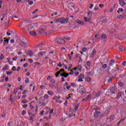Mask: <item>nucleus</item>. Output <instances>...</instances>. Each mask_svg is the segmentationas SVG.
<instances>
[{
    "label": "nucleus",
    "instance_id": "obj_3",
    "mask_svg": "<svg viewBox=\"0 0 126 126\" xmlns=\"http://www.w3.org/2000/svg\"><path fill=\"white\" fill-rule=\"evenodd\" d=\"M55 42L57 43V44H61L62 45H64L65 44V40L60 37H57L55 39Z\"/></svg>",
    "mask_w": 126,
    "mask_h": 126
},
{
    "label": "nucleus",
    "instance_id": "obj_22",
    "mask_svg": "<svg viewBox=\"0 0 126 126\" xmlns=\"http://www.w3.org/2000/svg\"><path fill=\"white\" fill-rule=\"evenodd\" d=\"M122 95H123V94H122L121 92L118 93L116 96L117 99H120V97H122Z\"/></svg>",
    "mask_w": 126,
    "mask_h": 126
},
{
    "label": "nucleus",
    "instance_id": "obj_20",
    "mask_svg": "<svg viewBox=\"0 0 126 126\" xmlns=\"http://www.w3.org/2000/svg\"><path fill=\"white\" fill-rule=\"evenodd\" d=\"M28 55H29L30 57H32V55H33V54H34V52L32 51V50H28Z\"/></svg>",
    "mask_w": 126,
    "mask_h": 126
},
{
    "label": "nucleus",
    "instance_id": "obj_5",
    "mask_svg": "<svg viewBox=\"0 0 126 126\" xmlns=\"http://www.w3.org/2000/svg\"><path fill=\"white\" fill-rule=\"evenodd\" d=\"M46 30H47V28L45 26H42L39 29V32L42 33L43 32H45Z\"/></svg>",
    "mask_w": 126,
    "mask_h": 126
},
{
    "label": "nucleus",
    "instance_id": "obj_59",
    "mask_svg": "<svg viewBox=\"0 0 126 126\" xmlns=\"http://www.w3.org/2000/svg\"><path fill=\"white\" fill-rule=\"evenodd\" d=\"M115 117L114 116H111L110 118H109V119L111 121H113V120H114Z\"/></svg>",
    "mask_w": 126,
    "mask_h": 126
},
{
    "label": "nucleus",
    "instance_id": "obj_39",
    "mask_svg": "<svg viewBox=\"0 0 126 126\" xmlns=\"http://www.w3.org/2000/svg\"><path fill=\"white\" fill-rule=\"evenodd\" d=\"M87 65H88V66H90V65H91V63H90V61H88L87 62Z\"/></svg>",
    "mask_w": 126,
    "mask_h": 126
},
{
    "label": "nucleus",
    "instance_id": "obj_30",
    "mask_svg": "<svg viewBox=\"0 0 126 126\" xmlns=\"http://www.w3.org/2000/svg\"><path fill=\"white\" fill-rule=\"evenodd\" d=\"M73 116H75V114H73V113H71L68 114L69 118H71V117H73Z\"/></svg>",
    "mask_w": 126,
    "mask_h": 126
},
{
    "label": "nucleus",
    "instance_id": "obj_62",
    "mask_svg": "<svg viewBox=\"0 0 126 126\" xmlns=\"http://www.w3.org/2000/svg\"><path fill=\"white\" fill-rule=\"evenodd\" d=\"M107 67V64H103L102 65V68H106Z\"/></svg>",
    "mask_w": 126,
    "mask_h": 126
},
{
    "label": "nucleus",
    "instance_id": "obj_2",
    "mask_svg": "<svg viewBox=\"0 0 126 126\" xmlns=\"http://www.w3.org/2000/svg\"><path fill=\"white\" fill-rule=\"evenodd\" d=\"M113 104H112L111 103H106V104L105 105V108L106 109L105 114H106V115H109V114L111 113V110Z\"/></svg>",
    "mask_w": 126,
    "mask_h": 126
},
{
    "label": "nucleus",
    "instance_id": "obj_13",
    "mask_svg": "<svg viewBox=\"0 0 126 126\" xmlns=\"http://www.w3.org/2000/svg\"><path fill=\"white\" fill-rule=\"evenodd\" d=\"M96 50L95 49H93V51H92V53L90 55V58H94V56L96 55Z\"/></svg>",
    "mask_w": 126,
    "mask_h": 126
},
{
    "label": "nucleus",
    "instance_id": "obj_14",
    "mask_svg": "<svg viewBox=\"0 0 126 126\" xmlns=\"http://www.w3.org/2000/svg\"><path fill=\"white\" fill-rule=\"evenodd\" d=\"M119 4L122 7H124V6L126 5V2H125L123 0H119Z\"/></svg>",
    "mask_w": 126,
    "mask_h": 126
},
{
    "label": "nucleus",
    "instance_id": "obj_16",
    "mask_svg": "<svg viewBox=\"0 0 126 126\" xmlns=\"http://www.w3.org/2000/svg\"><path fill=\"white\" fill-rule=\"evenodd\" d=\"M29 33L32 36H37V32L35 31H30Z\"/></svg>",
    "mask_w": 126,
    "mask_h": 126
},
{
    "label": "nucleus",
    "instance_id": "obj_50",
    "mask_svg": "<svg viewBox=\"0 0 126 126\" xmlns=\"http://www.w3.org/2000/svg\"><path fill=\"white\" fill-rule=\"evenodd\" d=\"M23 108L24 109H26V108H27V107H28V104H24L23 106H22Z\"/></svg>",
    "mask_w": 126,
    "mask_h": 126
},
{
    "label": "nucleus",
    "instance_id": "obj_43",
    "mask_svg": "<svg viewBox=\"0 0 126 126\" xmlns=\"http://www.w3.org/2000/svg\"><path fill=\"white\" fill-rule=\"evenodd\" d=\"M79 107V104H77L74 108L75 111H77L78 107Z\"/></svg>",
    "mask_w": 126,
    "mask_h": 126
},
{
    "label": "nucleus",
    "instance_id": "obj_53",
    "mask_svg": "<svg viewBox=\"0 0 126 126\" xmlns=\"http://www.w3.org/2000/svg\"><path fill=\"white\" fill-rule=\"evenodd\" d=\"M70 87H71L70 86H66V90H70Z\"/></svg>",
    "mask_w": 126,
    "mask_h": 126
},
{
    "label": "nucleus",
    "instance_id": "obj_6",
    "mask_svg": "<svg viewBox=\"0 0 126 126\" xmlns=\"http://www.w3.org/2000/svg\"><path fill=\"white\" fill-rule=\"evenodd\" d=\"M20 44L21 46H22V47H24L25 48L26 47H28V43L24 42L23 40H21L20 42Z\"/></svg>",
    "mask_w": 126,
    "mask_h": 126
},
{
    "label": "nucleus",
    "instance_id": "obj_56",
    "mask_svg": "<svg viewBox=\"0 0 126 126\" xmlns=\"http://www.w3.org/2000/svg\"><path fill=\"white\" fill-rule=\"evenodd\" d=\"M51 83H55L56 82V81L54 79H52L50 80Z\"/></svg>",
    "mask_w": 126,
    "mask_h": 126
},
{
    "label": "nucleus",
    "instance_id": "obj_46",
    "mask_svg": "<svg viewBox=\"0 0 126 126\" xmlns=\"http://www.w3.org/2000/svg\"><path fill=\"white\" fill-rule=\"evenodd\" d=\"M86 81H87L88 82H91V78H90V77L87 78L86 79Z\"/></svg>",
    "mask_w": 126,
    "mask_h": 126
},
{
    "label": "nucleus",
    "instance_id": "obj_45",
    "mask_svg": "<svg viewBox=\"0 0 126 126\" xmlns=\"http://www.w3.org/2000/svg\"><path fill=\"white\" fill-rule=\"evenodd\" d=\"M60 74H61V73H60V72L58 71L56 73V74H55L56 77H59V75H60Z\"/></svg>",
    "mask_w": 126,
    "mask_h": 126
},
{
    "label": "nucleus",
    "instance_id": "obj_28",
    "mask_svg": "<svg viewBox=\"0 0 126 126\" xmlns=\"http://www.w3.org/2000/svg\"><path fill=\"white\" fill-rule=\"evenodd\" d=\"M8 41H9V40L6 39L4 40V41L3 42V44L5 45V43H6V44H8Z\"/></svg>",
    "mask_w": 126,
    "mask_h": 126
},
{
    "label": "nucleus",
    "instance_id": "obj_38",
    "mask_svg": "<svg viewBox=\"0 0 126 126\" xmlns=\"http://www.w3.org/2000/svg\"><path fill=\"white\" fill-rule=\"evenodd\" d=\"M75 57L77 58H80V60H81V57H80V55H79V54H76V56H75Z\"/></svg>",
    "mask_w": 126,
    "mask_h": 126
},
{
    "label": "nucleus",
    "instance_id": "obj_7",
    "mask_svg": "<svg viewBox=\"0 0 126 126\" xmlns=\"http://www.w3.org/2000/svg\"><path fill=\"white\" fill-rule=\"evenodd\" d=\"M94 118H101V112L100 111H95L94 114Z\"/></svg>",
    "mask_w": 126,
    "mask_h": 126
},
{
    "label": "nucleus",
    "instance_id": "obj_12",
    "mask_svg": "<svg viewBox=\"0 0 126 126\" xmlns=\"http://www.w3.org/2000/svg\"><path fill=\"white\" fill-rule=\"evenodd\" d=\"M54 84V83H51L50 84H49V87L52 89L57 88L58 85H59V83H57L56 85H55Z\"/></svg>",
    "mask_w": 126,
    "mask_h": 126
},
{
    "label": "nucleus",
    "instance_id": "obj_33",
    "mask_svg": "<svg viewBox=\"0 0 126 126\" xmlns=\"http://www.w3.org/2000/svg\"><path fill=\"white\" fill-rule=\"evenodd\" d=\"M68 75H69V74H67L65 72H64L63 77L66 78V77H67L68 76Z\"/></svg>",
    "mask_w": 126,
    "mask_h": 126
},
{
    "label": "nucleus",
    "instance_id": "obj_4",
    "mask_svg": "<svg viewBox=\"0 0 126 126\" xmlns=\"http://www.w3.org/2000/svg\"><path fill=\"white\" fill-rule=\"evenodd\" d=\"M113 80V76L112 75H108L105 78V81L107 82V83H111L112 80Z\"/></svg>",
    "mask_w": 126,
    "mask_h": 126
},
{
    "label": "nucleus",
    "instance_id": "obj_27",
    "mask_svg": "<svg viewBox=\"0 0 126 126\" xmlns=\"http://www.w3.org/2000/svg\"><path fill=\"white\" fill-rule=\"evenodd\" d=\"M78 78H82L83 79V78H84V75L83 73L80 74V75L78 76Z\"/></svg>",
    "mask_w": 126,
    "mask_h": 126
},
{
    "label": "nucleus",
    "instance_id": "obj_54",
    "mask_svg": "<svg viewBox=\"0 0 126 126\" xmlns=\"http://www.w3.org/2000/svg\"><path fill=\"white\" fill-rule=\"evenodd\" d=\"M30 105V107L31 108V110H33V109H34V105H32V104H29Z\"/></svg>",
    "mask_w": 126,
    "mask_h": 126
},
{
    "label": "nucleus",
    "instance_id": "obj_9",
    "mask_svg": "<svg viewBox=\"0 0 126 126\" xmlns=\"http://www.w3.org/2000/svg\"><path fill=\"white\" fill-rule=\"evenodd\" d=\"M78 90H79L80 92H81L83 94L85 93V92L84 91V90H85V89H84V87L81 86V85H79V88Z\"/></svg>",
    "mask_w": 126,
    "mask_h": 126
},
{
    "label": "nucleus",
    "instance_id": "obj_44",
    "mask_svg": "<svg viewBox=\"0 0 126 126\" xmlns=\"http://www.w3.org/2000/svg\"><path fill=\"white\" fill-rule=\"evenodd\" d=\"M70 85L71 86H72V87H73L74 88V87H76V86H75V83H70Z\"/></svg>",
    "mask_w": 126,
    "mask_h": 126
},
{
    "label": "nucleus",
    "instance_id": "obj_48",
    "mask_svg": "<svg viewBox=\"0 0 126 126\" xmlns=\"http://www.w3.org/2000/svg\"><path fill=\"white\" fill-rule=\"evenodd\" d=\"M25 82H26L27 84L29 83V79L27 78L25 80Z\"/></svg>",
    "mask_w": 126,
    "mask_h": 126
},
{
    "label": "nucleus",
    "instance_id": "obj_29",
    "mask_svg": "<svg viewBox=\"0 0 126 126\" xmlns=\"http://www.w3.org/2000/svg\"><path fill=\"white\" fill-rule=\"evenodd\" d=\"M24 21H25L26 23H32V21L29 20H24Z\"/></svg>",
    "mask_w": 126,
    "mask_h": 126
},
{
    "label": "nucleus",
    "instance_id": "obj_61",
    "mask_svg": "<svg viewBox=\"0 0 126 126\" xmlns=\"http://www.w3.org/2000/svg\"><path fill=\"white\" fill-rule=\"evenodd\" d=\"M94 6V4H91L90 6V9H91L93 8Z\"/></svg>",
    "mask_w": 126,
    "mask_h": 126
},
{
    "label": "nucleus",
    "instance_id": "obj_36",
    "mask_svg": "<svg viewBox=\"0 0 126 126\" xmlns=\"http://www.w3.org/2000/svg\"><path fill=\"white\" fill-rule=\"evenodd\" d=\"M77 68L78 69V70H81L82 69V67L81 66V65H78V67H77Z\"/></svg>",
    "mask_w": 126,
    "mask_h": 126
},
{
    "label": "nucleus",
    "instance_id": "obj_1",
    "mask_svg": "<svg viewBox=\"0 0 126 126\" xmlns=\"http://www.w3.org/2000/svg\"><path fill=\"white\" fill-rule=\"evenodd\" d=\"M68 19L64 18H59L56 20L53 21V24L56 25L57 23H61V24H64V23H67Z\"/></svg>",
    "mask_w": 126,
    "mask_h": 126
},
{
    "label": "nucleus",
    "instance_id": "obj_57",
    "mask_svg": "<svg viewBox=\"0 0 126 126\" xmlns=\"http://www.w3.org/2000/svg\"><path fill=\"white\" fill-rule=\"evenodd\" d=\"M12 70H13V71L16 70V67L15 66H13L12 68Z\"/></svg>",
    "mask_w": 126,
    "mask_h": 126
},
{
    "label": "nucleus",
    "instance_id": "obj_64",
    "mask_svg": "<svg viewBox=\"0 0 126 126\" xmlns=\"http://www.w3.org/2000/svg\"><path fill=\"white\" fill-rule=\"evenodd\" d=\"M22 25H23V22L21 21V22L20 23V24H19V26L20 27H22Z\"/></svg>",
    "mask_w": 126,
    "mask_h": 126
},
{
    "label": "nucleus",
    "instance_id": "obj_47",
    "mask_svg": "<svg viewBox=\"0 0 126 126\" xmlns=\"http://www.w3.org/2000/svg\"><path fill=\"white\" fill-rule=\"evenodd\" d=\"M82 81H83V79H82L81 78H79V79H78V82H82Z\"/></svg>",
    "mask_w": 126,
    "mask_h": 126
},
{
    "label": "nucleus",
    "instance_id": "obj_52",
    "mask_svg": "<svg viewBox=\"0 0 126 126\" xmlns=\"http://www.w3.org/2000/svg\"><path fill=\"white\" fill-rule=\"evenodd\" d=\"M54 113V108H52L49 112V115H52Z\"/></svg>",
    "mask_w": 126,
    "mask_h": 126
},
{
    "label": "nucleus",
    "instance_id": "obj_10",
    "mask_svg": "<svg viewBox=\"0 0 126 126\" xmlns=\"http://www.w3.org/2000/svg\"><path fill=\"white\" fill-rule=\"evenodd\" d=\"M47 52L46 51H41L38 53V55L39 58H42L44 55H46Z\"/></svg>",
    "mask_w": 126,
    "mask_h": 126
},
{
    "label": "nucleus",
    "instance_id": "obj_8",
    "mask_svg": "<svg viewBox=\"0 0 126 126\" xmlns=\"http://www.w3.org/2000/svg\"><path fill=\"white\" fill-rule=\"evenodd\" d=\"M34 29V24H32L31 25H29L27 26L26 29L28 30V31H30V30H32V29Z\"/></svg>",
    "mask_w": 126,
    "mask_h": 126
},
{
    "label": "nucleus",
    "instance_id": "obj_60",
    "mask_svg": "<svg viewBox=\"0 0 126 126\" xmlns=\"http://www.w3.org/2000/svg\"><path fill=\"white\" fill-rule=\"evenodd\" d=\"M58 15V12H55L54 14H51V16L52 17L54 16V15Z\"/></svg>",
    "mask_w": 126,
    "mask_h": 126
},
{
    "label": "nucleus",
    "instance_id": "obj_34",
    "mask_svg": "<svg viewBox=\"0 0 126 126\" xmlns=\"http://www.w3.org/2000/svg\"><path fill=\"white\" fill-rule=\"evenodd\" d=\"M68 74L70 75H72L73 74H74V71L72 69L70 70V72L68 73Z\"/></svg>",
    "mask_w": 126,
    "mask_h": 126
},
{
    "label": "nucleus",
    "instance_id": "obj_25",
    "mask_svg": "<svg viewBox=\"0 0 126 126\" xmlns=\"http://www.w3.org/2000/svg\"><path fill=\"white\" fill-rule=\"evenodd\" d=\"M48 95H50V96H53L54 95V92L51 91H48L47 92Z\"/></svg>",
    "mask_w": 126,
    "mask_h": 126
},
{
    "label": "nucleus",
    "instance_id": "obj_15",
    "mask_svg": "<svg viewBox=\"0 0 126 126\" xmlns=\"http://www.w3.org/2000/svg\"><path fill=\"white\" fill-rule=\"evenodd\" d=\"M116 90H117V87L114 86L110 89V92L112 94H114L115 92H116Z\"/></svg>",
    "mask_w": 126,
    "mask_h": 126
},
{
    "label": "nucleus",
    "instance_id": "obj_19",
    "mask_svg": "<svg viewBox=\"0 0 126 126\" xmlns=\"http://www.w3.org/2000/svg\"><path fill=\"white\" fill-rule=\"evenodd\" d=\"M115 64V60H111L109 63V66H113Z\"/></svg>",
    "mask_w": 126,
    "mask_h": 126
},
{
    "label": "nucleus",
    "instance_id": "obj_26",
    "mask_svg": "<svg viewBox=\"0 0 126 126\" xmlns=\"http://www.w3.org/2000/svg\"><path fill=\"white\" fill-rule=\"evenodd\" d=\"M118 85L120 87H123L124 86V84H123V82L122 81H119L118 82Z\"/></svg>",
    "mask_w": 126,
    "mask_h": 126
},
{
    "label": "nucleus",
    "instance_id": "obj_41",
    "mask_svg": "<svg viewBox=\"0 0 126 126\" xmlns=\"http://www.w3.org/2000/svg\"><path fill=\"white\" fill-rule=\"evenodd\" d=\"M95 97H99L100 96V93H97L94 94Z\"/></svg>",
    "mask_w": 126,
    "mask_h": 126
},
{
    "label": "nucleus",
    "instance_id": "obj_55",
    "mask_svg": "<svg viewBox=\"0 0 126 126\" xmlns=\"http://www.w3.org/2000/svg\"><path fill=\"white\" fill-rule=\"evenodd\" d=\"M12 74V71H7L6 72L7 75H9V74Z\"/></svg>",
    "mask_w": 126,
    "mask_h": 126
},
{
    "label": "nucleus",
    "instance_id": "obj_35",
    "mask_svg": "<svg viewBox=\"0 0 126 126\" xmlns=\"http://www.w3.org/2000/svg\"><path fill=\"white\" fill-rule=\"evenodd\" d=\"M117 18L119 19H123V18H124V16L122 15H118L117 16Z\"/></svg>",
    "mask_w": 126,
    "mask_h": 126
},
{
    "label": "nucleus",
    "instance_id": "obj_24",
    "mask_svg": "<svg viewBox=\"0 0 126 126\" xmlns=\"http://www.w3.org/2000/svg\"><path fill=\"white\" fill-rule=\"evenodd\" d=\"M92 95L91 94H89L87 95V96L86 97V101H88V100H89V99H90L92 97Z\"/></svg>",
    "mask_w": 126,
    "mask_h": 126
},
{
    "label": "nucleus",
    "instance_id": "obj_58",
    "mask_svg": "<svg viewBox=\"0 0 126 126\" xmlns=\"http://www.w3.org/2000/svg\"><path fill=\"white\" fill-rule=\"evenodd\" d=\"M118 10H119V11H120V12H123V11H124V9L122 8H119Z\"/></svg>",
    "mask_w": 126,
    "mask_h": 126
},
{
    "label": "nucleus",
    "instance_id": "obj_32",
    "mask_svg": "<svg viewBox=\"0 0 126 126\" xmlns=\"http://www.w3.org/2000/svg\"><path fill=\"white\" fill-rule=\"evenodd\" d=\"M101 38H102V39H107V35L105 34H102Z\"/></svg>",
    "mask_w": 126,
    "mask_h": 126
},
{
    "label": "nucleus",
    "instance_id": "obj_11",
    "mask_svg": "<svg viewBox=\"0 0 126 126\" xmlns=\"http://www.w3.org/2000/svg\"><path fill=\"white\" fill-rule=\"evenodd\" d=\"M76 22L77 24H79V25H81L82 26H84V25H85V23L84 21H80L79 20H77Z\"/></svg>",
    "mask_w": 126,
    "mask_h": 126
},
{
    "label": "nucleus",
    "instance_id": "obj_18",
    "mask_svg": "<svg viewBox=\"0 0 126 126\" xmlns=\"http://www.w3.org/2000/svg\"><path fill=\"white\" fill-rule=\"evenodd\" d=\"M93 14V11H90L88 12V16L90 18L92 19V14Z\"/></svg>",
    "mask_w": 126,
    "mask_h": 126
},
{
    "label": "nucleus",
    "instance_id": "obj_42",
    "mask_svg": "<svg viewBox=\"0 0 126 126\" xmlns=\"http://www.w3.org/2000/svg\"><path fill=\"white\" fill-rule=\"evenodd\" d=\"M82 52H86V51H87V48L83 47V48H82Z\"/></svg>",
    "mask_w": 126,
    "mask_h": 126
},
{
    "label": "nucleus",
    "instance_id": "obj_23",
    "mask_svg": "<svg viewBox=\"0 0 126 126\" xmlns=\"http://www.w3.org/2000/svg\"><path fill=\"white\" fill-rule=\"evenodd\" d=\"M26 0V1H27V2L29 3L30 5H32V4H33V3H34V2H33V1H31L30 0Z\"/></svg>",
    "mask_w": 126,
    "mask_h": 126
},
{
    "label": "nucleus",
    "instance_id": "obj_37",
    "mask_svg": "<svg viewBox=\"0 0 126 126\" xmlns=\"http://www.w3.org/2000/svg\"><path fill=\"white\" fill-rule=\"evenodd\" d=\"M9 22H10V19L9 18L8 19V23H5V26H7V25H8V24H9Z\"/></svg>",
    "mask_w": 126,
    "mask_h": 126
},
{
    "label": "nucleus",
    "instance_id": "obj_49",
    "mask_svg": "<svg viewBox=\"0 0 126 126\" xmlns=\"http://www.w3.org/2000/svg\"><path fill=\"white\" fill-rule=\"evenodd\" d=\"M22 103H23V104H27V100H26V99H24L22 101Z\"/></svg>",
    "mask_w": 126,
    "mask_h": 126
},
{
    "label": "nucleus",
    "instance_id": "obj_17",
    "mask_svg": "<svg viewBox=\"0 0 126 126\" xmlns=\"http://www.w3.org/2000/svg\"><path fill=\"white\" fill-rule=\"evenodd\" d=\"M84 20L85 21V22H90V21L91 20V18L84 17Z\"/></svg>",
    "mask_w": 126,
    "mask_h": 126
},
{
    "label": "nucleus",
    "instance_id": "obj_40",
    "mask_svg": "<svg viewBox=\"0 0 126 126\" xmlns=\"http://www.w3.org/2000/svg\"><path fill=\"white\" fill-rule=\"evenodd\" d=\"M44 99H48L49 98V95L48 94H45L44 96H43Z\"/></svg>",
    "mask_w": 126,
    "mask_h": 126
},
{
    "label": "nucleus",
    "instance_id": "obj_31",
    "mask_svg": "<svg viewBox=\"0 0 126 126\" xmlns=\"http://www.w3.org/2000/svg\"><path fill=\"white\" fill-rule=\"evenodd\" d=\"M4 59V56H3V54L1 53L0 56V60H3Z\"/></svg>",
    "mask_w": 126,
    "mask_h": 126
},
{
    "label": "nucleus",
    "instance_id": "obj_51",
    "mask_svg": "<svg viewBox=\"0 0 126 126\" xmlns=\"http://www.w3.org/2000/svg\"><path fill=\"white\" fill-rule=\"evenodd\" d=\"M18 92V90H17V89H15L14 90V94H15V95H16V94H17V92Z\"/></svg>",
    "mask_w": 126,
    "mask_h": 126
},
{
    "label": "nucleus",
    "instance_id": "obj_21",
    "mask_svg": "<svg viewBox=\"0 0 126 126\" xmlns=\"http://www.w3.org/2000/svg\"><path fill=\"white\" fill-rule=\"evenodd\" d=\"M37 49H39V51H43L42 48H43V44H40L37 46Z\"/></svg>",
    "mask_w": 126,
    "mask_h": 126
},
{
    "label": "nucleus",
    "instance_id": "obj_63",
    "mask_svg": "<svg viewBox=\"0 0 126 126\" xmlns=\"http://www.w3.org/2000/svg\"><path fill=\"white\" fill-rule=\"evenodd\" d=\"M64 39H65V40H70V37H67V36H65L64 37Z\"/></svg>",
    "mask_w": 126,
    "mask_h": 126
}]
</instances>
